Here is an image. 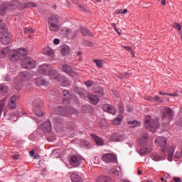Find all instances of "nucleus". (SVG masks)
<instances>
[{
    "mask_svg": "<svg viewBox=\"0 0 182 182\" xmlns=\"http://www.w3.org/2000/svg\"><path fill=\"white\" fill-rule=\"evenodd\" d=\"M42 105H43V101H42L39 97H36L33 100V112L36 116H37V117H34L33 119L36 123L43 122V112H42V109H41Z\"/></svg>",
    "mask_w": 182,
    "mask_h": 182,
    "instance_id": "nucleus-1",
    "label": "nucleus"
},
{
    "mask_svg": "<svg viewBox=\"0 0 182 182\" xmlns=\"http://www.w3.org/2000/svg\"><path fill=\"white\" fill-rule=\"evenodd\" d=\"M47 75L49 76V77H50V79H54L55 82L60 85V86L66 87V86H69V85H70V82L67 77L60 75L59 73H58V71L52 70L51 67Z\"/></svg>",
    "mask_w": 182,
    "mask_h": 182,
    "instance_id": "nucleus-2",
    "label": "nucleus"
},
{
    "mask_svg": "<svg viewBox=\"0 0 182 182\" xmlns=\"http://www.w3.org/2000/svg\"><path fill=\"white\" fill-rule=\"evenodd\" d=\"M28 55V50L26 48H20L18 50H12L9 53V58L11 60L14 62L19 60V59L25 58Z\"/></svg>",
    "mask_w": 182,
    "mask_h": 182,
    "instance_id": "nucleus-3",
    "label": "nucleus"
},
{
    "mask_svg": "<svg viewBox=\"0 0 182 182\" xmlns=\"http://www.w3.org/2000/svg\"><path fill=\"white\" fill-rule=\"evenodd\" d=\"M145 127L146 129H149L152 133H154L159 129V119H151L150 115H146L145 117Z\"/></svg>",
    "mask_w": 182,
    "mask_h": 182,
    "instance_id": "nucleus-4",
    "label": "nucleus"
},
{
    "mask_svg": "<svg viewBox=\"0 0 182 182\" xmlns=\"http://www.w3.org/2000/svg\"><path fill=\"white\" fill-rule=\"evenodd\" d=\"M48 28L52 32H58L60 29V23L58 16H51L48 18Z\"/></svg>",
    "mask_w": 182,
    "mask_h": 182,
    "instance_id": "nucleus-5",
    "label": "nucleus"
},
{
    "mask_svg": "<svg viewBox=\"0 0 182 182\" xmlns=\"http://www.w3.org/2000/svg\"><path fill=\"white\" fill-rule=\"evenodd\" d=\"M161 112L163 113L162 123L164 124H168L173 117V109L167 107H164L161 109Z\"/></svg>",
    "mask_w": 182,
    "mask_h": 182,
    "instance_id": "nucleus-6",
    "label": "nucleus"
},
{
    "mask_svg": "<svg viewBox=\"0 0 182 182\" xmlns=\"http://www.w3.org/2000/svg\"><path fill=\"white\" fill-rule=\"evenodd\" d=\"M55 112L57 114H60L61 116H69L70 114H77V110L75 109L73 107H58L55 109Z\"/></svg>",
    "mask_w": 182,
    "mask_h": 182,
    "instance_id": "nucleus-7",
    "label": "nucleus"
},
{
    "mask_svg": "<svg viewBox=\"0 0 182 182\" xmlns=\"http://www.w3.org/2000/svg\"><path fill=\"white\" fill-rule=\"evenodd\" d=\"M21 65L23 69L31 70L36 68V62L29 57L23 58Z\"/></svg>",
    "mask_w": 182,
    "mask_h": 182,
    "instance_id": "nucleus-8",
    "label": "nucleus"
},
{
    "mask_svg": "<svg viewBox=\"0 0 182 182\" xmlns=\"http://www.w3.org/2000/svg\"><path fill=\"white\" fill-rule=\"evenodd\" d=\"M50 120H52L53 122L55 124V129L57 132H63V119L59 118V116L56 114L50 115Z\"/></svg>",
    "mask_w": 182,
    "mask_h": 182,
    "instance_id": "nucleus-9",
    "label": "nucleus"
},
{
    "mask_svg": "<svg viewBox=\"0 0 182 182\" xmlns=\"http://www.w3.org/2000/svg\"><path fill=\"white\" fill-rule=\"evenodd\" d=\"M155 143L156 146L161 147L163 153L167 152V139H166V138L158 136L155 140Z\"/></svg>",
    "mask_w": 182,
    "mask_h": 182,
    "instance_id": "nucleus-10",
    "label": "nucleus"
},
{
    "mask_svg": "<svg viewBox=\"0 0 182 182\" xmlns=\"http://www.w3.org/2000/svg\"><path fill=\"white\" fill-rule=\"evenodd\" d=\"M82 161H83V158H82V156L79 155H73L70 159V164H71L73 167H79Z\"/></svg>",
    "mask_w": 182,
    "mask_h": 182,
    "instance_id": "nucleus-11",
    "label": "nucleus"
},
{
    "mask_svg": "<svg viewBox=\"0 0 182 182\" xmlns=\"http://www.w3.org/2000/svg\"><path fill=\"white\" fill-rule=\"evenodd\" d=\"M63 103L64 105H68V103L73 102V100H77V98L75 97L74 96L70 97V94H69V91L64 90L63 91Z\"/></svg>",
    "mask_w": 182,
    "mask_h": 182,
    "instance_id": "nucleus-12",
    "label": "nucleus"
},
{
    "mask_svg": "<svg viewBox=\"0 0 182 182\" xmlns=\"http://www.w3.org/2000/svg\"><path fill=\"white\" fill-rule=\"evenodd\" d=\"M102 161L105 163H116V156L113 154H105L102 156Z\"/></svg>",
    "mask_w": 182,
    "mask_h": 182,
    "instance_id": "nucleus-13",
    "label": "nucleus"
},
{
    "mask_svg": "<svg viewBox=\"0 0 182 182\" xmlns=\"http://www.w3.org/2000/svg\"><path fill=\"white\" fill-rule=\"evenodd\" d=\"M125 139L126 136L119 133H114L109 136V141H124Z\"/></svg>",
    "mask_w": 182,
    "mask_h": 182,
    "instance_id": "nucleus-14",
    "label": "nucleus"
},
{
    "mask_svg": "<svg viewBox=\"0 0 182 182\" xmlns=\"http://www.w3.org/2000/svg\"><path fill=\"white\" fill-rule=\"evenodd\" d=\"M12 38V35L8 32L2 34L0 41L3 45H8L11 42V39Z\"/></svg>",
    "mask_w": 182,
    "mask_h": 182,
    "instance_id": "nucleus-15",
    "label": "nucleus"
},
{
    "mask_svg": "<svg viewBox=\"0 0 182 182\" xmlns=\"http://www.w3.org/2000/svg\"><path fill=\"white\" fill-rule=\"evenodd\" d=\"M50 70V65H48V64H43L42 65H40V67L38 68V72L42 75H48Z\"/></svg>",
    "mask_w": 182,
    "mask_h": 182,
    "instance_id": "nucleus-16",
    "label": "nucleus"
},
{
    "mask_svg": "<svg viewBox=\"0 0 182 182\" xmlns=\"http://www.w3.org/2000/svg\"><path fill=\"white\" fill-rule=\"evenodd\" d=\"M41 130L45 133H50L52 132V124L48 121L41 125Z\"/></svg>",
    "mask_w": 182,
    "mask_h": 182,
    "instance_id": "nucleus-17",
    "label": "nucleus"
},
{
    "mask_svg": "<svg viewBox=\"0 0 182 182\" xmlns=\"http://www.w3.org/2000/svg\"><path fill=\"white\" fill-rule=\"evenodd\" d=\"M32 76H33V71H24L20 74L23 80H29V79H32Z\"/></svg>",
    "mask_w": 182,
    "mask_h": 182,
    "instance_id": "nucleus-18",
    "label": "nucleus"
},
{
    "mask_svg": "<svg viewBox=\"0 0 182 182\" xmlns=\"http://www.w3.org/2000/svg\"><path fill=\"white\" fill-rule=\"evenodd\" d=\"M104 110L105 112H107V113H110L114 116L116 115V113H117V111H116V109H114L113 107H112V105L109 104L104 105Z\"/></svg>",
    "mask_w": 182,
    "mask_h": 182,
    "instance_id": "nucleus-19",
    "label": "nucleus"
},
{
    "mask_svg": "<svg viewBox=\"0 0 182 182\" xmlns=\"http://www.w3.org/2000/svg\"><path fill=\"white\" fill-rule=\"evenodd\" d=\"M19 99L18 95H13L10 100V103H9V109H15L16 107V100Z\"/></svg>",
    "mask_w": 182,
    "mask_h": 182,
    "instance_id": "nucleus-20",
    "label": "nucleus"
},
{
    "mask_svg": "<svg viewBox=\"0 0 182 182\" xmlns=\"http://www.w3.org/2000/svg\"><path fill=\"white\" fill-rule=\"evenodd\" d=\"M11 51V48L7 46L4 48L0 49V59H4V58H6L8 53Z\"/></svg>",
    "mask_w": 182,
    "mask_h": 182,
    "instance_id": "nucleus-21",
    "label": "nucleus"
},
{
    "mask_svg": "<svg viewBox=\"0 0 182 182\" xmlns=\"http://www.w3.org/2000/svg\"><path fill=\"white\" fill-rule=\"evenodd\" d=\"M87 96L88 99L92 105H97V103L99 102V97H97V95H93L92 93H88Z\"/></svg>",
    "mask_w": 182,
    "mask_h": 182,
    "instance_id": "nucleus-22",
    "label": "nucleus"
},
{
    "mask_svg": "<svg viewBox=\"0 0 182 182\" xmlns=\"http://www.w3.org/2000/svg\"><path fill=\"white\" fill-rule=\"evenodd\" d=\"M36 84L37 86H46L48 85V82L43 79L42 77H38L36 79Z\"/></svg>",
    "mask_w": 182,
    "mask_h": 182,
    "instance_id": "nucleus-23",
    "label": "nucleus"
},
{
    "mask_svg": "<svg viewBox=\"0 0 182 182\" xmlns=\"http://www.w3.org/2000/svg\"><path fill=\"white\" fill-rule=\"evenodd\" d=\"M60 52L63 56H66V55H69V53L70 52V48H69L68 46L63 45L60 47Z\"/></svg>",
    "mask_w": 182,
    "mask_h": 182,
    "instance_id": "nucleus-24",
    "label": "nucleus"
},
{
    "mask_svg": "<svg viewBox=\"0 0 182 182\" xmlns=\"http://www.w3.org/2000/svg\"><path fill=\"white\" fill-rule=\"evenodd\" d=\"M91 136L95 140V141L97 146H104L105 141H103V139H102V138H100L93 134H91Z\"/></svg>",
    "mask_w": 182,
    "mask_h": 182,
    "instance_id": "nucleus-25",
    "label": "nucleus"
},
{
    "mask_svg": "<svg viewBox=\"0 0 182 182\" xmlns=\"http://www.w3.org/2000/svg\"><path fill=\"white\" fill-rule=\"evenodd\" d=\"M62 69L63 71L65 72V73H67V75H69V76H71V75L73 74V70H72V68L68 65H63Z\"/></svg>",
    "mask_w": 182,
    "mask_h": 182,
    "instance_id": "nucleus-26",
    "label": "nucleus"
},
{
    "mask_svg": "<svg viewBox=\"0 0 182 182\" xmlns=\"http://www.w3.org/2000/svg\"><path fill=\"white\" fill-rule=\"evenodd\" d=\"M70 178L72 182H82V177L75 172L71 174Z\"/></svg>",
    "mask_w": 182,
    "mask_h": 182,
    "instance_id": "nucleus-27",
    "label": "nucleus"
},
{
    "mask_svg": "<svg viewBox=\"0 0 182 182\" xmlns=\"http://www.w3.org/2000/svg\"><path fill=\"white\" fill-rule=\"evenodd\" d=\"M9 9H10L9 5L6 3H3L1 6V11H0L1 15H5V14H6L8 11H9Z\"/></svg>",
    "mask_w": 182,
    "mask_h": 182,
    "instance_id": "nucleus-28",
    "label": "nucleus"
},
{
    "mask_svg": "<svg viewBox=\"0 0 182 182\" xmlns=\"http://www.w3.org/2000/svg\"><path fill=\"white\" fill-rule=\"evenodd\" d=\"M8 86L1 84L0 85V96H5L8 93Z\"/></svg>",
    "mask_w": 182,
    "mask_h": 182,
    "instance_id": "nucleus-29",
    "label": "nucleus"
},
{
    "mask_svg": "<svg viewBox=\"0 0 182 182\" xmlns=\"http://www.w3.org/2000/svg\"><path fill=\"white\" fill-rule=\"evenodd\" d=\"M97 182H112V180L109 176H99L96 179Z\"/></svg>",
    "mask_w": 182,
    "mask_h": 182,
    "instance_id": "nucleus-30",
    "label": "nucleus"
},
{
    "mask_svg": "<svg viewBox=\"0 0 182 182\" xmlns=\"http://www.w3.org/2000/svg\"><path fill=\"white\" fill-rule=\"evenodd\" d=\"M153 149L150 146H145L143 147L140 151V154H142V156H145V154H147V153H150Z\"/></svg>",
    "mask_w": 182,
    "mask_h": 182,
    "instance_id": "nucleus-31",
    "label": "nucleus"
},
{
    "mask_svg": "<svg viewBox=\"0 0 182 182\" xmlns=\"http://www.w3.org/2000/svg\"><path fill=\"white\" fill-rule=\"evenodd\" d=\"M175 149L174 146H171L168 153V161H173V154L174 153Z\"/></svg>",
    "mask_w": 182,
    "mask_h": 182,
    "instance_id": "nucleus-32",
    "label": "nucleus"
},
{
    "mask_svg": "<svg viewBox=\"0 0 182 182\" xmlns=\"http://www.w3.org/2000/svg\"><path fill=\"white\" fill-rule=\"evenodd\" d=\"M149 139V135L147 134H144L140 139H139V144H146Z\"/></svg>",
    "mask_w": 182,
    "mask_h": 182,
    "instance_id": "nucleus-33",
    "label": "nucleus"
},
{
    "mask_svg": "<svg viewBox=\"0 0 182 182\" xmlns=\"http://www.w3.org/2000/svg\"><path fill=\"white\" fill-rule=\"evenodd\" d=\"M123 116L122 114H119L115 119L112 121V124L114 126H119L120 123H122V119Z\"/></svg>",
    "mask_w": 182,
    "mask_h": 182,
    "instance_id": "nucleus-34",
    "label": "nucleus"
},
{
    "mask_svg": "<svg viewBox=\"0 0 182 182\" xmlns=\"http://www.w3.org/2000/svg\"><path fill=\"white\" fill-rule=\"evenodd\" d=\"M75 91L77 92V93L78 95H80V97H82V99H86V95H85V90L82 89V88H76Z\"/></svg>",
    "mask_w": 182,
    "mask_h": 182,
    "instance_id": "nucleus-35",
    "label": "nucleus"
},
{
    "mask_svg": "<svg viewBox=\"0 0 182 182\" xmlns=\"http://www.w3.org/2000/svg\"><path fill=\"white\" fill-rule=\"evenodd\" d=\"M151 158L154 161H161V160H163V157L160 156L157 153L152 154Z\"/></svg>",
    "mask_w": 182,
    "mask_h": 182,
    "instance_id": "nucleus-36",
    "label": "nucleus"
},
{
    "mask_svg": "<svg viewBox=\"0 0 182 182\" xmlns=\"http://www.w3.org/2000/svg\"><path fill=\"white\" fill-rule=\"evenodd\" d=\"M81 33L84 36H91L92 33H90V31L86 28H81Z\"/></svg>",
    "mask_w": 182,
    "mask_h": 182,
    "instance_id": "nucleus-37",
    "label": "nucleus"
},
{
    "mask_svg": "<svg viewBox=\"0 0 182 182\" xmlns=\"http://www.w3.org/2000/svg\"><path fill=\"white\" fill-rule=\"evenodd\" d=\"M5 105H6V100H0V116L2 114V111L4 110V107H5Z\"/></svg>",
    "mask_w": 182,
    "mask_h": 182,
    "instance_id": "nucleus-38",
    "label": "nucleus"
},
{
    "mask_svg": "<svg viewBox=\"0 0 182 182\" xmlns=\"http://www.w3.org/2000/svg\"><path fill=\"white\" fill-rule=\"evenodd\" d=\"M128 124H129L130 127H137V126H140V122L137 121H129L128 122Z\"/></svg>",
    "mask_w": 182,
    "mask_h": 182,
    "instance_id": "nucleus-39",
    "label": "nucleus"
},
{
    "mask_svg": "<svg viewBox=\"0 0 182 182\" xmlns=\"http://www.w3.org/2000/svg\"><path fill=\"white\" fill-rule=\"evenodd\" d=\"M94 62L97 65V68H102L103 66V60H94Z\"/></svg>",
    "mask_w": 182,
    "mask_h": 182,
    "instance_id": "nucleus-40",
    "label": "nucleus"
},
{
    "mask_svg": "<svg viewBox=\"0 0 182 182\" xmlns=\"http://www.w3.org/2000/svg\"><path fill=\"white\" fill-rule=\"evenodd\" d=\"M111 173L112 174H114V176H119L120 174V171L117 168H113L112 169H111Z\"/></svg>",
    "mask_w": 182,
    "mask_h": 182,
    "instance_id": "nucleus-41",
    "label": "nucleus"
},
{
    "mask_svg": "<svg viewBox=\"0 0 182 182\" xmlns=\"http://www.w3.org/2000/svg\"><path fill=\"white\" fill-rule=\"evenodd\" d=\"M173 28H175V29H177L178 31H179V33H181V25H180V23H175L173 25Z\"/></svg>",
    "mask_w": 182,
    "mask_h": 182,
    "instance_id": "nucleus-42",
    "label": "nucleus"
},
{
    "mask_svg": "<svg viewBox=\"0 0 182 182\" xmlns=\"http://www.w3.org/2000/svg\"><path fill=\"white\" fill-rule=\"evenodd\" d=\"M29 6H31L32 8H36V4L33 2L26 3L24 8H28Z\"/></svg>",
    "mask_w": 182,
    "mask_h": 182,
    "instance_id": "nucleus-43",
    "label": "nucleus"
},
{
    "mask_svg": "<svg viewBox=\"0 0 182 182\" xmlns=\"http://www.w3.org/2000/svg\"><path fill=\"white\" fill-rule=\"evenodd\" d=\"M20 157H21V155L18 152H16V154L11 156V158L13 159V160H19Z\"/></svg>",
    "mask_w": 182,
    "mask_h": 182,
    "instance_id": "nucleus-44",
    "label": "nucleus"
},
{
    "mask_svg": "<svg viewBox=\"0 0 182 182\" xmlns=\"http://www.w3.org/2000/svg\"><path fill=\"white\" fill-rule=\"evenodd\" d=\"M82 147H89L90 146V143L87 141H83L81 142Z\"/></svg>",
    "mask_w": 182,
    "mask_h": 182,
    "instance_id": "nucleus-45",
    "label": "nucleus"
},
{
    "mask_svg": "<svg viewBox=\"0 0 182 182\" xmlns=\"http://www.w3.org/2000/svg\"><path fill=\"white\" fill-rule=\"evenodd\" d=\"M156 100V102H159V103H163L164 102V100L162 98H160V97L156 95L155 97L154 98V101Z\"/></svg>",
    "mask_w": 182,
    "mask_h": 182,
    "instance_id": "nucleus-46",
    "label": "nucleus"
},
{
    "mask_svg": "<svg viewBox=\"0 0 182 182\" xmlns=\"http://www.w3.org/2000/svg\"><path fill=\"white\" fill-rule=\"evenodd\" d=\"M82 111L83 112V113H89V107L82 106Z\"/></svg>",
    "mask_w": 182,
    "mask_h": 182,
    "instance_id": "nucleus-47",
    "label": "nucleus"
},
{
    "mask_svg": "<svg viewBox=\"0 0 182 182\" xmlns=\"http://www.w3.org/2000/svg\"><path fill=\"white\" fill-rule=\"evenodd\" d=\"M97 94L98 96H100V97H102V96H103V95H104L103 89L100 88V91H97Z\"/></svg>",
    "mask_w": 182,
    "mask_h": 182,
    "instance_id": "nucleus-48",
    "label": "nucleus"
},
{
    "mask_svg": "<svg viewBox=\"0 0 182 182\" xmlns=\"http://www.w3.org/2000/svg\"><path fill=\"white\" fill-rule=\"evenodd\" d=\"M122 48H124V49L127 50V52H132V50H133V49L130 46H122Z\"/></svg>",
    "mask_w": 182,
    "mask_h": 182,
    "instance_id": "nucleus-49",
    "label": "nucleus"
},
{
    "mask_svg": "<svg viewBox=\"0 0 182 182\" xmlns=\"http://www.w3.org/2000/svg\"><path fill=\"white\" fill-rule=\"evenodd\" d=\"M86 86H87V87H90V86L93 85V82L88 80L85 82Z\"/></svg>",
    "mask_w": 182,
    "mask_h": 182,
    "instance_id": "nucleus-50",
    "label": "nucleus"
},
{
    "mask_svg": "<svg viewBox=\"0 0 182 182\" xmlns=\"http://www.w3.org/2000/svg\"><path fill=\"white\" fill-rule=\"evenodd\" d=\"M177 126L182 127V119H179L176 121Z\"/></svg>",
    "mask_w": 182,
    "mask_h": 182,
    "instance_id": "nucleus-51",
    "label": "nucleus"
},
{
    "mask_svg": "<svg viewBox=\"0 0 182 182\" xmlns=\"http://www.w3.org/2000/svg\"><path fill=\"white\" fill-rule=\"evenodd\" d=\"M124 77H129V73H124L122 74V76L120 77V79H124Z\"/></svg>",
    "mask_w": 182,
    "mask_h": 182,
    "instance_id": "nucleus-52",
    "label": "nucleus"
},
{
    "mask_svg": "<svg viewBox=\"0 0 182 182\" xmlns=\"http://www.w3.org/2000/svg\"><path fill=\"white\" fill-rule=\"evenodd\" d=\"M60 42V41L58 38H55L53 40L54 45H59Z\"/></svg>",
    "mask_w": 182,
    "mask_h": 182,
    "instance_id": "nucleus-53",
    "label": "nucleus"
},
{
    "mask_svg": "<svg viewBox=\"0 0 182 182\" xmlns=\"http://www.w3.org/2000/svg\"><path fill=\"white\" fill-rule=\"evenodd\" d=\"M22 87V83L19 84V82L15 85V89H17V90H19Z\"/></svg>",
    "mask_w": 182,
    "mask_h": 182,
    "instance_id": "nucleus-54",
    "label": "nucleus"
},
{
    "mask_svg": "<svg viewBox=\"0 0 182 182\" xmlns=\"http://www.w3.org/2000/svg\"><path fill=\"white\" fill-rule=\"evenodd\" d=\"M181 156V154H180V152H176L174 155L175 159H180Z\"/></svg>",
    "mask_w": 182,
    "mask_h": 182,
    "instance_id": "nucleus-55",
    "label": "nucleus"
},
{
    "mask_svg": "<svg viewBox=\"0 0 182 182\" xmlns=\"http://www.w3.org/2000/svg\"><path fill=\"white\" fill-rule=\"evenodd\" d=\"M47 55H48V56H53V50H48L47 51Z\"/></svg>",
    "mask_w": 182,
    "mask_h": 182,
    "instance_id": "nucleus-56",
    "label": "nucleus"
},
{
    "mask_svg": "<svg viewBox=\"0 0 182 182\" xmlns=\"http://www.w3.org/2000/svg\"><path fill=\"white\" fill-rule=\"evenodd\" d=\"M168 96L177 97V96H178V94L177 92L170 93V94H168Z\"/></svg>",
    "mask_w": 182,
    "mask_h": 182,
    "instance_id": "nucleus-57",
    "label": "nucleus"
},
{
    "mask_svg": "<svg viewBox=\"0 0 182 182\" xmlns=\"http://www.w3.org/2000/svg\"><path fill=\"white\" fill-rule=\"evenodd\" d=\"M159 95H161L162 96H168V93H166V92H159Z\"/></svg>",
    "mask_w": 182,
    "mask_h": 182,
    "instance_id": "nucleus-58",
    "label": "nucleus"
},
{
    "mask_svg": "<svg viewBox=\"0 0 182 182\" xmlns=\"http://www.w3.org/2000/svg\"><path fill=\"white\" fill-rule=\"evenodd\" d=\"M119 112L120 113H123V112H124V108H123V105H119Z\"/></svg>",
    "mask_w": 182,
    "mask_h": 182,
    "instance_id": "nucleus-59",
    "label": "nucleus"
},
{
    "mask_svg": "<svg viewBox=\"0 0 182 182\" xmlns=\"http://www.w3.org/2000/svg\"><path fill=\"white\" fill-rule=\"evenodd\" d=\"M173 181L175 182H181V179L179 177H174Z\"/></svg>",
    "mask_w": 182,
    "mask_h": 182,
    "instance_id": "nucleus-60",
    "label": "nucleus"
},
{
    "mask_svg": "<svg viewBox=\"0 0 182 182\" xmlns=\"http://www.w3.org/2000/svg\"><path fill=\"white\" fill-rule=\"evenodd\" d=\"M146 100H149L150 102H154V98L152 97L148 96L146 97Z\"/></svg>",
    "mask_w": 182,
    "mask_h": 182,
    "instance_id": "nucleus-61",
    "label": "nucleus"
},
{
    "mask_svg": "<svg viewBox=\"0 0 182 182\" xmlns=\"http://www.w3.org/2000/svg\"><path fill=\"white\" fill-rule=\"evenodd\" d=\"M81 11H82V12H86V8H85V6H82V5H80L79 6Z\"/></svg>",
    "mask_w": 182,
    "mask_h": 182,
    "instance_id": "nucleus-62",
    "label": "nucleus"
},
{
    "mask_svg": "<svg viewBox=\"0 0 182 182\" xmlns=\"http://www.w3.org/2000/svg\"><path fill=\"white\" fill-rule=\"evenodd\" d=\"M13 122H16L18 120V116H14V117H11V119Z\"/></svg>",
    "mask_w": 182,
    "mask_h": 182,
    "instance_id": "nucleus-63",
    "label": "nucleus"
},
{
    "mask_svg": "<svg viewBox=\"0 0 182 182\" xmlns=\"http://www.w3.org/2000/svg\"><path fill=\"white\" fill-rule=\"evenodd\" d=\"M35 31L33 30V28H28V33H34Z\"/></svg>",
    "mask_w": 182,
    "mask_h": 182,
    "instance_id": "nucleus-64",
    "label": "nucleus"
}]
</instances>
